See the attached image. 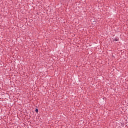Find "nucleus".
<instances>
[{"label":"nucleus","mask_w":128,"mask_h":128,"mask_svg":"<svg viewBox=\"0 0 128 128\" xmlns=\"http://www.w3.org/2000/svg\"><path fill=\"white\" fill-rule=\"evenodd\" d=\"M35 112H38V108H36V110H35Z\"/></svg>","instance_id":"1"},{"label":"nucleus","mask_w":128,"mask_h":128,"mask_svg":"<svg viewBox=\"0 0 128 128\" xmlns=\"http://www.w3.org/2000/svg\"><path fill=\"white\" fill-rule=\"evenodd\" d=\"M114 40H115V42H118V39H115Z\"/></svg>","instance_id":"2"}]
</instances>
